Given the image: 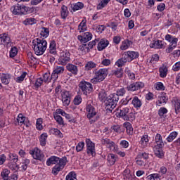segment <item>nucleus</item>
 Returning a JSON list of instances; mask_svg holds the SVG:
<instances>
[{
    "instance_id": "obj_1",
    "label": "nucleus",
    "mask_w": 180,
    "mask_h": 180,
    "mask_svg": "<svg viewBox=\"0 0 180 180\" xmlns=\"http://www.w3.org/2000/svg\"><path fill=\"white\" fill-rule=\"evenodd\" d=\"M67 157H63L60 158L57 156H51L46 161V165H51V164H54L55 166L52 169V174L53 175H58L60 171L64 169V167L67 165Z\"/></svg>"
},
{
    "instance_id": "obj_2",
    "label": "nucleus",
    "mask_w": 180,
    "mask_h": 180,
    "mask_svg": "<svg viewBox=\"0 0 180 180\" xmlns=\"http://www.w3.org/2000/svg\"><path fill=\"white\" fill-rule=\"evenodd\" d=\"M86 112L87 113V119H89L91 124L95 123V122H98L101 119V115L96 112L95 107L89 103L86 105Z\"/></svg>"
},
{
    "instance_id": "obj_3",
    "label": "nucleus",
    "mask_w": 180,
    "mask_h": 180,
    "mask_svg": "<svg viewBox=\"0 0 180 180\" xmlns=\"http://www.w3.org/2000/svg\"><path fill=\"white\" fill-rule=\"evenodd\" d=\"M36 40L37 43L33 45L34 51L37 56H43L44 51L47 49V41L44 39H40L39 38Z\"/></svg>"
},
{
    "instance_id": "obj_4",
    "label": "nucleus",
    "mask_w": 180,
    "mask_h": 180,
    "mask_svg": "<svg viewBox=\"0 0 180 180\" xmlns=\"http://www.w3.org/2000/svg\"><path fill=\"white\" fill-rule=\"evenodd\" d=\"M117 102H119V97H117L116 93L110 94L105 100L107 110L112 112L116 108Z\"/></svg>"
},
{
    "instance_id": "obj_5",
    "label": "nucleus",
    "mask_w": 180,
    "mask_h": 180,
    "mask_svg": "<svg viewBox=\"0 0 180 180\" xmlns=\"http://www.w3.org/2000/svg\"><path fill=\"white\" fill-rule=\"evenodd\" d=\"M79 89L84 95H88L94 91L92 84L85 80H82L79 84Z\"/></svg>"
},
{
    "instance_id": "obj_6",
    "label": "nucleus",
    "mask_w": 180,
    "mask_h": 180,
    "mask_svg": "<svg viewBox=\"0 0 180 180\" xmlns=\"http://www.w3.org/2000/svg\"><path fill=\"white\" fill-rule=\"evenodd\" d=\"M11 11L13 15H27L29 8L25 5L17 4L11 6Z\"/></svg>"
},
{
    "instance_id": "obj_7",
    "label": "nucleus",
    "mask_w": 180,
    "mask_h": 180,
    "mask_svg": "<svg viewBox=\"0 0 180 180\" xmlns=\"http://www.w3.org/2000/svg\"><path fill=\"white\" fill-rule=\"evenodd\" d=\"M130 109L128 107H120V110H117L116 112L117 117H122L124 120L129 121L130 118L129 117V112Z\"/></svg>"
},
{
    "instance_id": "obj_8",
    "label": "nucleus",
    "mask_w": 180,
    "mask_h": 180,
    "mask_svg": "<svg viewBox=\"0 0 180 180\" xmlns=\"http://www.w3.org/2000/svg\"><path fill=\"white\" fill-rule=\"evenodd\" d=\"M70 60H71V54L68 51L60 53L58 61L61 65H67V63H70Z\"/></svg>"
},
{
    "instance_id": "obj_9",
    "label": "nucleus",
    "mask_w": 180,
    "mask_h": 180,
    "mask_svg": "<svg viewBox=\"0 0 180 180\" xmlns=\"http://www.w3.org/2000/svg\"><path fill=\"white\" fill-rule=\"evenodd\" d=\"M0 41L1 44H3V46H6V47H11V46H12L13 44L11 37H9V34L6 33H3L0 34Z\"/></svg>"
},
{
    "instance_id": "obj_10",
    "label": "nucleus",
    "mask_w": 180,
    "mask_h": 180,
    "mask_svg": "<svg viewBox=\"0 0 180 180\" xmlns=\"http://www.w3.org/2000/svg\"><path fill=\"white\" fill-rule=\"evenodd\" d=\"M94 74L97 78H99L101 81H104L106 77H108L109 71L106 68H101L100 70H96Z\"/></svg>"
},
{
    "instance_id": "obj_11",
    "label": "nucleus",
    "mask_w": 180,
    "mask_h": 180,
    "mask_svg": "<svg viewBox=\"0 0 180 180\" xmlns=\"http://www.w3.org/2000/svg\"><path fill=\"white\" fill-rule=\"evenodd\" d=\"M141 88H144V83L141 82H134L127 86V91H131V92L139 91V89H141Z\"/></svg>"
},
{
    "instance_id": "obj_12",
    "label": "nucleus",
    "mask_w": 180,
    "mask_h": 180,
    "mask_svg": "<svg viewBox=\"0 0 180 180\" xmlns=\"http://www.w3.org/2000/svg\"><path fill=\"white\" fill-rule=\"evenodd\" d=\"M30 154L32 155L34 160H39V161H43L44 158V155L41 153V150L39 148H35L34 150H30Z\"/></svg>"
},
{
    "instance_id": "obj_13",
    "label": "nucleus",
    "mask_w": 180,
    "mask_h": 180,
    "mask_svg": "<svg viewBox=\"0 0 180 180\" xmlns=\"http://www.w3.org/2000/svg\"><path fill=\"white\" fill-rule=\"evenodd\" d=\"M86 144L87 148V154H89V155H92V157H95L96 155L95 153V143L91 142L90 139H86Z\"/></svg>"
},
{
    "instance_id": "obj_14",
    "label": "nucleus",
    "mask_w": 180,
    "mask_h": 180,
    "mask_svg": "<svg viewBox=\"0 0 180 180\" xmlns=\"http://www.w3.org/2000/svg\"><path fill=\"white\" fill-rule=\"evenodd\" d=\"M77 39L81 43H88L89 40H92V34L91 32H84L83 35L77 36Z\"/></svg>"
},
{
    "instance_id": "obj_15",
    "label": "nucleus",
    "mask_w": 180,
    "mask_h": 180,
    "mask_svg": "<svg viewBox=\"0 0 180 180\" xmlns=\"http://www.w3.org/2000/svg\"><path fill=\"white\" fill-rule=\"evenodd\" d=\"M124 54L127 56V58H128V63H131L133 60H136V58H139V56L140 54L139 52L133 51H128L127 52H124Z\"/></svg>"
},
{
    "instance_id": "obj_16",
    "label": "nucleus",
    "mask_w": 180,
    "mask_h": 180,
    "mask_svg": "<svg viewBox=\"0 0 180 180\" xmlns=\"http://www.w3.org/2000/svg\"><path fill=\"white\" fill-rule=\"evenodd\" d=\"M96 45V39L91 41L89 43L88 46H86V44H82V46H80L81 51H85L86 53H89L90 49H93L94 46Z\"/></svg>"
},
{
    "instance_id": "obj_17",
    "label": "nucleus",
    "mask_w": 180,
    "mask_h": 180,
    "mask_svg": "<svg viewBox=\"0 0 180 180\" xmlns=\"http://www.w3.org/2000/svg\"><path fill=\"white\" fill-rule=\"evenodd\" d=\"M107 46H109V41L106 39H102L98 44L97 49L98 51H102V50H105Z\"/></svg>"
},
{
    "instance_id": "obj_18",
    "label": "nucleus",
    "mask_w": 180,
    "mask_h": 180,
    "mask_svg": "<svg viewBox=\"0 0 180 180\" xmlns=\"http://www.w3.org/2000/svg\"><path fill=\"white\" fill-rule=\"evenodd\" d=\"M126 63H129V59L126 56V53H124L122 57L115 63V65H117V67H123Z\"/></svg>"
},
{
    "instance_id": "obj_19",
    "label": "nucleus",
    "mask_w": 180,
    "mask_h": 180,
    "mask_svg": "<svg viewBox=\"0 0 180 180\" xmlns=\"http://www.w3.org/2000/svg\"><path fill=\"white\" fill-rule=\"evenodd\" d=\"M66 69L68 71H69V72H71L72 75H77L78 74V67L75 65L69 63L67 65Z\"/></svg>"
},
{
    "instance_id": "obj_20",
    "label": "nucleus",
    "mask_w": 180,
    "mask_h": 180,
    "mask_svg": "<svg viewBox=\"0 0 180 180\" xmlns=\"http://www.w3.org/2000/svg\"><path fill=\"white\" fill-rule=\"evenodd\" d=\"M153 151L156 157H158V158H162V157H164V153L162 152V146H155V147L153 148Z\"/></svg>"
},
{
    "instance_id": "obj_21",
    "label": "nucleus",
    "mask_w": 180,
    "mask_h": 180,
    "mask_svg": "<svg viewBox=\"0 0 180 180\" xmlns=\"http://www.w3.org/2000/svg\"><path fill=\"white\" fill-rule=\"evenodd\" d=\"M172 103L176 115H178V113L180 112V100L178 98H174L172 100Z\"/></svg>"
},
{
    "instance_id": "obj_22",
    "label": "nucleus",
    "mask_w": 180,
    "mask_h": 180,
    "mask_svg": "<svg viewBox=\"0 0 180 180\" xmlns=\"http://www.w3.org/2000/svg\"><path fill=\"white\" fill-rule=\"evenodd\" d=\"M107 161L109 162L110 165H115V162L117 161V155L110 153L107 157Z\"/></svg>"
},
{
    "instance_id": "obj_23",
    "label": "nucleus",
    "mask_w": 180,
    "mask_h": 180,
    "mask_svg": "<svg viewBox=\"0 0 180 180\" xmlns=\"http://www.w3.org/2000/svg\"><path fill=\"white\" fill-rule=\"evenodd\" d=\"M164 44H162V41H153V42L150 43V47L151 49H162Z\"/></svg>"
},
{
    "instance_id": "obj_24",
    "label": "nucleus",
    "mask_w": 180,
    "mask_h": 180,
    "mask_svg": "<svg viewBox=\"0 0 180 180\" xmlns=\"http://www.w3.org/2000/svg\"><path fill=\"white\" fill-rule=\"evenodd\" d=\"M131 104L133 105L134 108H136V109L141 108V105H143L141 100H139V97L137 96H135L133 98Z\"/></svg>"
},
{
    "instance_id": "obj_25",
    "label": "nucleus",
    "mask_w": 180,
    "mask_h": 180,
    "mask_svg": "<svg viewBox=\"0 0 180 180\" xmlns=\"http://www.w3.org/2000/svg\"><path fill=\"white\" fill-rule=\"evenodd\" d=\"M60 16L62 19H67V16H68V8L65 5L61 7Z\"/></svg>"
},
{
    "instance_id": "obj_26",
    "label": "nucleus",
    "mask_w": 180,
    "mask_h": 180,
    "mask_svg": "<svg viewBox=\"0 0 180 180\" xmlns=\"http://www.w3.org/2000/svg\"><path fill=\"white\" fill-rule=\"evenodd\" d=\"M160 77L161 78H165L167 77V72H168V68L165 65H162L159 69Z\"/></svg>"
},
{
    "instance_id": "obj_27",
    "label": "nucleus",
    "mask_w": 180,
    "mask_h": 180,
    "mask_svg": "<svg viewBox=\"0 0 180 180\" xmlns=\"http://www.w3.org/2000/svg\"><path fill=\"white\" fill-rule=\"evenodd\" d=\"M124 127H125L127 133L129 134V136H131V134H133V127H131V124H130V122H124Z\"/></svg>"
},
{
    "instance_id": "obj_28",
    "label": "nucleus",
    "mask_w": 180,
    "mask_h": 180,
    "mask_svg": "<svg viewBox=\"0 0 180 180\" xmlns=\"http://www.w3.org/2000/svg\"><path fill=\"white\" fill-rule=\"evenodd\" d=\"M9 174H11V171L8 170V169H4L1 173V176L2 179L11 180V177H9Z\"/></svg>"
},
{
    "instance_id": "obj_29",
    "label": "nucleus",
    "mask_w": 180,
    "mask_h": 180,
    "mask_svg": "<svg viewBox=\"0 0 180 180\" xmlns=\"http://www.w3.org/2000/svg\"><path fill=\"white\" fill-rule=\"evenodd\" d=\"M56 41L52 40L50 42L49 45V53L51 54H56L57 53L56 50Z\"/></svg>"
},
{
    "instance_id": "obj_30",
    "label": "nucleus",
    "mask_w": 180,
    "mask_h": 180,
    "mask_svg": "<svg viewBox=\"0 0 180 180\" xmlns=\"http://www.w3.org/2000/svg\"><path fill=\"white\" fill-rule=\"evenodd\" d=\"M86 21L83 20L78 25V30L80 33H84V32H86Z\"/></svg>"
},
{
    "instance_id": "obj_31",
    "label": "nucleus",
    "mask_w": 180,
    "mask_h": 180,
    "mask_svg": "<svg viewBox=\"0 0 180 180\" xmlns=\"http://www.w3.org/2000/svg\"><path fill=\"white\" fill-rule=\"evenodd\" d=\"M156 146L162 147L164 146V142L162 141V136L160 134H157L155 138Z\"/></svg>"
},
{
    "instance_id": "obj_32",
    "label": "nucleus",
    "mask_w": 180,
    "mask_h": 180,
    "mask_svg": "<svg viewBox=\"0 0 180 180\" xmlns=\"http://www.w3.org/2000/svg\"><path fill=\"white\" fill-rule=\"evenodd\" d=\"M27 58L30 64H32L33 65H34V64H37V59L34 56H33V53H32L31 52H29L27 53Z\"/></svg>"
},
{
    "instance_id": "obj_33",
    "label": "nucleus",
    "mask_w": 180,
    "mask_h": 180,
    "mask_svg": "<svg viewBox=\"0 0 180 180\" xmlns=\"http://www.w3.org/2000/svg\"><path fill=\"white\" fill-rule=\"evenodd\" d=\"M92 68H96V63L92 61H89L85 65V70L86 71H91Z\"/></svg>"
},
{
    "instance_id": "obj_34",
    "label": "nucleus",
    "mask_w": 180,
    "mask_h": 180,
    "mask_svg": "<svg viewBox=\"0 0 180 180\" xmlns=\"http://www.w3.org/2000/svg\"><path fill=\"white\" fill-rule=\"evenodd\" d=\"M50 131L51 133H52V134L57 136V137H60V139H63V137H64V136L63 135V133H61V131L58 130V129L51 128L50 129Z\"/></svg>"
},
{
    "instance_id": "obj_35",
    "label": "nucleus",
    "mask_w": 180,
    "mask_h": 180,
    "mask_svg": "<svg viewBox=\"0 0 180 180\" xmlns=\"http://www.w3.org/2000/svg\"><path fill=\"white\" fill-rule=\"evenodd\" d=\"M84 8V3L82 2H77L75 4H73V6L72 7V9L74 12H76V11H79Z\"/></svg>"
},
{
    "instance_id": "obj_36",
    "label": "nucleus",
    "mask_w": 180,
    "mask_h": 180,
    "mask_svg": "<svg viewBox=\"0 0 180 180\" xmlns=\"http://www.w3.org/2000/svg\"><path fill=\"white\" fill-rule=\"evenodd\" d=\"M131 44H133V42H131L130 40L124 41L120 46V49L121 50H127V48L129 46H131Z\"/></svg>"
},
{
    "instance_id": "obj_37",
    "label": "nucleus",
    "mask_w": 180,
    "mask_h": 180,
    "mask_svg": "<svg viewBox=\"0 0 180 180\" xmlns=\"http://www.w3.org/2000/svg\"><path fill=\"white\" fill-rule=\"evenodd\" d=\"M113 75L117 77V78H122L123 77V69L122 68H118L116 69L115 70L112 71Z\"/></svg>"
},
{
    "instance_id": "obj_38",
    "label": "nucleus",
    "mask_w": 180,
    "mask_h": 180,
    "mask_svg": "<svg viewBox=\"0 0 180 180\" xmlns=\"http://www.w3.org/2000/svg\"><path fill=\"white\" fill-rule=\"evenodd\" d=\"M176 136H178V132L173 131L169 134V137L167 138V141L168 143H172V141H174L176 139Z\"/></svg>"
},
{
    "instance_id": "obj_39",
    "label": "nucleus",
    "mask_w": 180,
    "mask_h": 180,
    "mask_svg": "<svg viewBox=\"0 0 180 180\" xmlns=\"http://www.w3.org/2000/svg\"><path fill=\"white\" fill-rule=\"evenodd\" d=\"M8 160L11 162H14V164H16L17 161H18L19 160V156H18V155L15 153H10Z\"/></svg>"
},
{
    "instance_id": "obj_40",
    "label": "nucleus",
    "mask_w": 180,
    "mask_h": 180,
    "mask_svg": "<svg viewBox=\"0 0 180 180\" xmlns=\"http://www.w3.org/2000/svg\"><path fill=\"white\" fill-rule=\"evenodd\" d=\"M46 141H47V134L46 133L42 134L40 136V139H39L40 144L41 146H42V147H44V146H46Z\"/></svg>"
},
{
    "instance_id": "obj_41",
    "label": "nucleus",
    "mask_w": 180,
    "mask_h": 180,
    "mask_svg": "<svg viewBox=\"0 0 180 180\" xmlns=\"http://www.w3.org/2000/svg\"><path fill=\"white\" fill-rule=\"evenodd\" d=\"M41 29V36H42L43 37H49V35L50 34V31L49 30V28L42 27Z\"/></svg>"
},
{
    "instance_id": "obj_42",
    "label": "nucleus",
    "mask_w": 180,
    "mask_h": 180,
    "mask_svg": "<svg viewBox=\"0 0 180 180\" xmlns=\"http://www.w3.org/2000/svg\"><path fill=\"white\" fill-rule=\"evenodd\" d=\"M29 164H30V160L29 159H25L23 162L20 164L22 171H26V169H27V165H29Z\"/></svg>"
},
{
    "instance_id": "obj_43",
    "label": "nucleus",
    "mask_w": 180,
    "mask_h": 180,
    "mask_svg": "<svg viewBox=\"0 0 180 180\" xmlns=\"http://www.w3.org/2000/svg\"><path fill=\"white\" fill-rule=\"evenodd\" d=\"M111 130H113V131H115V133H117L118 134H120L123 132V129H122V127L120 125H113L111 127Z\"/></svg>"
},
{
    "instance_id": "obj_44",
    "label": "nucleus",
    "mask_w": 180,
    "mask_h": 180,
    "mask_svg": "<svg viewBox=\"0 0 180 180\" xmlns=\"http://www.w3.org/2000/svg\"><path fill=\"white\" fill-rule=\"evenodd\" d=\"M125 94L126 89L124 88L118 89L115 93V95H117V98H119L120 96H124Z\"/></svg>"
},
{
    "instance_id": "obj_45",
    "label": "nucleus",
    "mask_w": 180,
    "mask_h": 180,
    "mask_svg": "<svg viewBox=\"0 0 180 180\" xmlns=\"http://www.w3.org/2000/svg\"><path fill=\"white\" fill-rule=\"evenodd\" d=\"M26 120V117L23 116V114L20 113L17 117L18 123H20L21 124H25V121Z\"/></svg>"
},
{
    "instance_id": "obj_46",
    "label": "nucleus",
    "mask_w": 180,
    "mask_h": 180,
    "mask_svg": "<svg viewBox=\"0 0 180 180\" xmlns=\"http://www.w3.org/2000/svg\"><path fill=\"white\" fill-rule=\"evenodd\" d=\"M66 180H77V174H75L74 172H70L66 176Z\"/></svg>"
},
{
    "instance_id": "obj_47",
    "label": "nucleus",
    "mask_w": 180,
    "mask_h": 180,
    "mask_svg": "<svg viewBox=\"0 0 180 180\" xmlns=\"http://www.w3.org/2000/svg\"><path fill=\"white\" fill-rule=\"evenodd\" d=\"M53 72L60 75V74H63L64 72V67L63 66H56L53 70Z\"/></svg>"
},
{
    "instance_id": "obj_48",
    "label": "nucleus",
    "mask_w": 180,
    "mask_h": 180,
    "mask_svg": "<svg viewBox=\"0 0 180 180\" xmlns=\"http://www.w3.org/2000/svg\"><path fill=\"white\" fill-rule=\"evenodd\" d=\"M18 54V48L16 46H13L11 48L10 51V57L13 58V57H16Z\"/></svg>"
},
{
    "instance_id": "obj_49",
    "label": "nucleus",
    "mask_w": 180,
    "mask_h": 180,
    "mask_svg": "<svg viewBox=\"0 0 180 180\" xmlns=\"http://www.w3.org/2000/svg\"><path fill=\"white\" fill-rule=\"evenodd\" d=\"M167 99L165 96H160V97H159V100L157 102V105L161 106V105H162V103H167Z\"/></svg>"
},
{
    "instance_id": "obj_50",
    "label": "nucleus",
    "mask_w": 180,
    "mask_h": 180,
    "mask_svg": "<svg viewBox=\"0 0 180 180\" xmlns=\"http://www.w3.org/2000/svg\"><path fill=\"white\" fill-rule=\"evenodd\" d=\"M43 119L39 118L37 120L36 127L37 130H43Z\"/></svg>"
},
{
    "instance_id": "obj_51",
    "label": "nucleus",
    "mask_w": 180,
    "mask_h": 180,
    "mask_svg": "<svg viewBox=\"0 0 180 180\" xmlns=\"http://www.w3.org/2000/svg\"><path fill=\"white\" fill-rule=\"evenodd\" d=\"M55 120H56L57 123L60 124V126H64V120H63V117L58 115L54 116Z\"/></svg>"
},
{
    "instance_id": "obj_52",
    "label": "nucleus",
    "mask_w": 180,
    "mask_h": 180,
    "mask_svg": "<svg viewBox=\"0 0 180 180\" xmlns=\"http://www.w3.org/2000/svg\"><path fill=\"white\" fill-rule=\"evenodd\" d=\"M26 75H27V73L26 72H22L20 77H18L16 78V82L20 84V82H23L25 78H26Z\"/></svg>"
},
{
    "instance_id": "obj_53",
    "label": "nucleus",
    "mask_w": 180,
    "mask_h": 180,
    "mask_svg": "<svg viewBox=\"0 0 180 180\" xmlns=\"http://www.w3.org/2000/svg\"><path fill=\"white\" fill-rule=\"evenodd\" d=\"M9 75H4L1 77V82L5 85H8L9 84Z\"/></svg>"
},
{
    "instance_id": "obj_54",
    "label": "nucleus",
    "mask_w": 180,
    "mask_h": 180,
    "mask_svg": "<svg viewBox=\"0 0 180 180\" xmlns=\"http://www.w3.org/2000/svg\"><path fill=\"white\" fill-rule=\"evenodd\" d=\"M167 113H168V110L164 107L160 108L158 110V115L160 116V117H162V116L167 115Z\"/></svg>"
},
{
    "instance_id": "obj_55",
    "label": "nucleus",
    "mask_w": 180,
    "mask_h": 180,
    "mask_svg": "<svg viewBox=\"0 0 180 180\" xmlns=\"http://www.w3.org/2000/svg\"><path fill=\"white\" fill-rule=\"evenodd\" d=\"M98 98L100 101H105V103H106V92H105V91H102L98 94Z\"/></svg>"
},
{
    "instance_id": "obj_56",
    "label": "nucleus",
    "mask_w": 180,
    "mask_h": 180,
    "mask_svg": "<svg viewBox=\"0 0 180 180\" xmlns=\"http://www.w3.org/2000/svg\"><path fill=\"white\" fill-rule=\"evenodd\" d=\"M140 143L143 146H147V143H148V136L143 135L140 141Z\"/></svg>"
},
{
    "instance_id": "obj_57",
    "label": "nucleus",
    "mask_w": 180,
    "mask_h": 180,
    "mask_svg": "<svg viewBox=\"0 0 180 180\" xmlns=\"http://www.w3.org/2000/svg\"><path fill=\"white\" fill-rule=\"evenodd\" d=\"M148 155L149 154L147 153H140L138 155H137V158L139 160H141V158H143V160H148Z\"/></svg>"
},
{
    "instance_id": "obj_58",
    "label": "nucleus",
    "mask_w": 180,
    "mask_h": 180,
    "mask_svg": "<svg viewBox=\"0 0 180 180\" xmlns=\"http://www.w3.org/2000/svg\"><path fill=\"white\" fill-rule=\"evenodd\" d=\"M84 146L85 143L79 142L76 146V151H77V153H79V151L84 149Z\"/></svg>"
},
{
    "instance_id": "obj_59",
    "label": "nucleus",
    "mask_w": 180,
    "mask_h": 180,
    "mask_svg": "<svg viewBox=\"0 0 180 180\" xmlns=\"http://www.w3.org/2000/svg\"><path fill=\"white\" fill-rule=\"evenodd\" d=\"M36 23V19L34 18H27L25 20V25H34Z\"/></svg>"
},
{
    "instance_id": "obj_60",
    "label": "nucleus",
    "mask_w": 180,
    "mask_h": 180,
    "mask_svg": "<svg viewBox=\"0 0 180 180\" xmlns=\"http://www.w3.org/2000/svg\"><path fill=\"white\" fill-rule=\"evenodd\" d=\"M62 98H71L70 91H63L61 94Z\"/></svg>"
},
{
    "instance_id": "obj_61",
    "label": "nucleus",
    "mask_w": 180,
    "mask_h": 180,
    "mask_svg": "<svg viewBox=\"0 0 180 180\" xmlns=\"http://www.w3.org/2000/svg\"><path fill=\"white\" fill-rule=\"evenodd\" d=\"M159 60H160V56H158V54H155L152 56L150 62L153 63V64H154L155 63H157V61H158Z\"/></svg>"
},
{
    "instance_id": "obj_62",
    "label": "nucleus",
    "mask_w": 180,
    "mask_h": 180,
    "mask_svg": "<svg viewBox=\"0 0 180 180\" xmlns=\"http://www.w3.org/2000/svg\"><path fill=\"white\" fill-rule=\"evenodd\" d=\"M91 84H99V82H102V80L100 78L97 77L96 75H94V77L91 79Z\"/></svg>"
},
{
    "instance_id": "obj_63",
    "label": "nucleus",
    "mask_w": 180,
    "mask_h": 180,
    "mask_svg": "<svg viewBox=\"0 0 180 180\" xmlns=\"http://www.w3.org/2000/svg\"><path fill=\"white\" fill-rule=\"evenodd\" d=\"M82 102V98L79 96H76L74 99L75 105H79Z\"/></svg>"
},
{
    "instance_id": "obj_64",
    "label": "nucleus",
    "mask_w": 180,
    "mask_h": 180,
    "mask_svg": "<svg viewBox=\"0 0 180 180\" xmlns=\"http://www.w3.org/2000/svg\"><path fill=\"white\" fill-rule=\"evenodd\" d=\"M173 71H179L180 70V61L176 62L172 67Z\"/></svg>"
}]
</instances>
